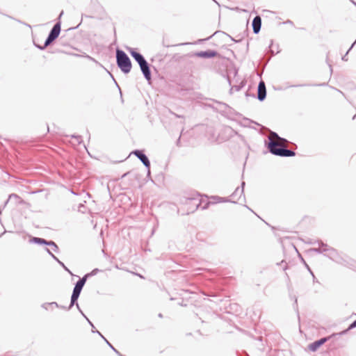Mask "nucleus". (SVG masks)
Masks as SVG:
<instances>
[{
	"instance_id": "16",
	"label": "nucleus",
	"mask_w": 356,
	"mask_h": 356,
	"mask_svg": "<svg viewBox=\"0 0 356 356\" xmlns=\"http://www.w3.org/2000/svg\"><path fill=\"white\" fill-rule=\"evenodd\" d=\"M47 252L49 253V255L55 260L65 270L67 271L69 273L72 274L71 271L65 266V265L60 261L51 251L49 248H46Z\"/></svg>"
},
{
	"instance_id": "7",
	"label": "nucleus",
	"mask_w": 356,
	"mask_h": 356,
	"mask_svg": "<svg viewBox=\"0 0 356 356\" xmlns=\"http://www.w3.org/2000/svg\"><path fill=\"white\" fill-rule=\"evenodd\" d=\"M266 97V88L265 83L263 81H261L259 83L258 88H257V99L262 102Z\"/></svg>"
},
{
	"instance_id": "1",
	"label": "nucleus",
	"mask_w": 356,
	"mask_h": 356,
	"mask_svg": "<svg viewBox=\"0 0 356 356\" xmlns=\"http://www.w3.org/2000/svg\"><path fill=\"white\" fill-rule=\"evenodd\" d=\"M116 60L118 67L121 70L122 72L127 74L131 71V62L124 51L120 49H117Z\"/></svg>"
},
{
	"instance_id": "28",
	"label": "nucleus",
	"mask_w": 356,
	"mask_h": 356,
	"mask_svg": "<svg viewBox=\"0 0 356 356\" xmlns=\"http://www.w3.org/2000/svg\"><path fill=\"white\" fill-rule=\"evenodd\" d=\"M72 137L75 138L79 144L81 143V138L80 136H72Z\"/></svg>"
},
{
	"instance_id": "36",
	"label": "nucleus",
	"mask_w": 356,
	"mask_h": 356,
	"mask_svg": "<svg viewBox=\"0 0 356 356\" xmlns=\"http://www.w3.org/2000/svg\"><path fill=\"white\" fill-rule=\"evenodd\" d=\"M86 57H87L88 59H90V60H95V59H94V58H92L91 56H86Z\"/></svg>"
},
{
	"instance_id": "29",
	"label": "nucleus",
	"mask_w": 356,
	"mask_h": 356,
	"mask_svg": "<svg viewBox=\"0 0 356 356\" xmlns=\"http://www.w3.org/2000/svg\"><path fill=\"white\" fill-rule=\"evenodd\" d=\"M304 264H305V266H306L307 269V270L309 271V273L312 274V277H313V278H314V279H315V276H314V275L313 272L312 271V270L310 269L309 266H308V265H307L305 261H304Z\"/></svg>"
},
{
	"instance_id": "32",
	"label": "nucleus",
	"mask_w": 356,
	"mask_h": 356,
	"mask_svg": "<svg viewBox=\"0 0 356 356\" xmlns=\"http://www.w3.org/2000/svg\"><path fill=\"white\" fill-rule=\"evenodd\" d=\"M80 312L81 313V314L86 318V320L88 321L89 324L94 328V325L90 321V320L85 316V314L82 312L81 310H80Z\"/></svg>"
},
{
	"instance_id": "6",
	"label": "nucleus",
	"mask_w": 356,
	"mask_h": 356,
	"mask_svg": "<svg viewBox=\"0 0 356 356\" xmlns=\"http://www.w3.org/2000/svg\"><path fill=\"white\" fill-rule=\"evenodd\" d=\"M139 66L145 79L148 81H150L152 79V74L149 68V65L147 62V60L144 61L141 64H139Z\"/></svg>"
},
{
	"instance_id": "3",
	"label": "nucleus",
	"mask_w": 356,
	"mask_h": 356,
	"mask_svg": "<svg viewBox=\"0 0 356 356\" xmlns=\"http://www.w3.org/2000/svg\"><path fill=\"white\" fill-rule=\"evenodd\" d=\"M268 151L274 155L279 156L280 153L279 152H281L282 148H283L284 146H282L278 141H276L271 138L270 137H268Z\"/></svg>"
},
{
	"instance_id": "13",
	"label": "nucleus",
	"mask_w": 356,
	"mask_h": 356,
	"mask_svg": "<svg viewBox=\"0 0 356 356\" xmlns=\"http://www.w3.org/2000/svg\"><path fill=\"white\" fill-rule=\"evenodd\" d=\"M317 243L318 245V248H312L310 251L319 254L327 252V245L326 243H324L323 241H318Z\"/></svg>"
},
{
	"instance_id": "23",
	"label": "nucleus",
	"mask_w": 356,
	"mask_h": 356,
	"mask_svg": "<svg viewBox=\"0 0 356 356\" xmlns=\"http://www.w3.org/2000/svg\"><path fill=\"white\" fill-rule=\"evenodd\" d=\"M90 277V275H85L82 278L79 279L78 281L79 282H81V284H83V285H85L86 282V280H87V278Z\"/></svg>"
},
{
	"instance_id": "31",
	"label": "nucleus",
	"mask_w": 356,
	"mask_h": 356,
	"mask_svg": "<svg viewBox=\"0 0 356 356\" xmlns=\"http://www.w3.org/2000/svg\"><path fill=\"white\" fill-rule=\"evenodd\" d=\"M12 198H19L18 195H15V194H11L9 195V198L7 201H8L9 200H11ZM8 202H6V203H7Z\"/></svg>"
},
{
	"instance_id": "47",
	"label": "nucleus",
	"mask_w": 356,
	"mask_h": 356,
	"mask_svg": "<svg viewBox=\"0 0 356 356\" xmlns=\"http://www.w3.org/2000/svg\"><path fill=\"white\" fill-rule=\"evenodd\" d=\"M188 43H182V44H180V45H184V44H187Z\"/></svg>"
},
{
	"instance_id": "34",
	"label": "nucleus",
	"mask_w": 356,
	"mask_h": 356,
	"mask_svg": "<svg viewBox=\"0 0 356 356\" xmlns=\"http://www.w3.org/2000/svg\"><path fill=\"white\" fill-rule=\"evenodd\" d=\"M92 332H97V333H98V334H99L102 338H104V337L102 335V334H101L99 331H97V330H96V331H95V329H93Z\"/></svg>"
},
{
	"instance_id": "40",
	"label": "nucleus",
	"mask_w": 356,
	"mask_h": 356,
	"mask_svg": "<svg viewBox=\"0 0 356 356\" xmlns=\"http://www.w3.org/2000/svg\"><path fill=\"white\" fill-rule=\"evenodd\" d=\"M54 307H56L55 305H49V309H53Z\"/></svg>"
},
{
	"instance_id": "20",
	"label": "nucleus",
	"mask_w": 356,
	"mask_h": 356,
	"mask_svg": "<svg viewBox=\"0 0 356 356\" xmlns=\"http://www.w3.org/2000/svg\"><path fill=\"white\" fill-rule=\"evenodd\" d=\"M49 305H55L56 307H59V305L56 302H48V303H44L42 307L44 309L47 310L49 309Z\"/></svg>"
},
{
	"instance_id": "27",
	"label": "nucleus",
	"mask_w": 356,
	"mask_h": 356,
	"mask_svg": "<svg viewBox=\"0 0 356 356\" xmlns=\"http://www.w3.org/2000/svg\"><path fill=\"white\" fill-rule=\"evenodd\" d=\"M106 342L107 343V344L111 347V348L117 354H119V352L104 337L103 338Z\"/></svg>"
},
{
	"instance_id": "21",
	"label": "nucleus",
	"mask_w": 356,
	"mask_h": 356,
	"mask_svg": "<svg viewBox=\"0 0 356 356\" xmlns=\"http://www.w3.org/2000/svg\"><path fill=\"white\" fill-rule=\"evenodd\" d=\"M355 327H356V320H355V321H353V323L349 325V327H348V328L347 330H344V331H343V332H340V334H345V333H346V332H348V330H351V329H353V328H355Z\"/></svg>"
},
{
	"instance_id": "8",
	"label": "nucleus",
	"mask_w": 356,
	"mask_h": 356,
	"mask_svg": "<svg viewBox=\"0 0 356 356\" xmlns=\"http://www.w3.org/2000/svg\"><path fill=\"white\" fill-rule=\"evenodd\" d=\"M127 49L138 65L146 60L144 56L140 53L136 51L134 48L128 47Z\"/></svg>"
},
{
	"instance_id": "44",
	"label": "nucleus",
	"mask_w": 356,
	"mask_h": 356,
	"mask_svg": "<svg viewBox=\"0 0 356 356\" xmlns=\"http://www.w3.org/2000/svg\"><path fill=\"white\" fill-rule=\"evenodd\" d=\"M287 23H288V24H292V22L289 20V21H287Z\"/></svg>"
},
{
	"instance_id": "25",
	"label": "nucleus",
	"mask_w": 356,
	"mask_h": 356,
	"mask_svg": "<svg viewBox=\"0 0 356 356\" xmlns=\"http://www.w3.org/2000/svg\"><path fill=\"white\" fill-rule=\"evenodd\" d=\"M81 292V289L74 286L72 293L80 296Z\"/></svg>"
},
{
	"instance_id": "10",
	"label": "nucleus",
	"mask_w": 356,
	"mask_h": 356,
	"mask_svg": "<svg viewBox=\"0 0 356 356\" xmlns=\"http://www.w3.org/2000/svg\"><path fill=\"white\" fill-rule=\"evenodd\" d=\"M245 186V182L243 181L241 184V188L237 187L234 193L231 195V197L232 200L231 202H236V200L243 194V188Z\"/></svg>"
},
{
	"instance_id": "30",
	"label": "nucleus",
	"mask_w": 356,
	"mask_h": 356,
	"mask_svg": "<svg viewBox=\"0 0 356 356\" xmlns=\"http://www.w3.org/2000/svg\"><path fill=\"white\" fill-rule=\"evenodd\" d=\"M83 284H81V282H79V281L76 282V283L75 284V286L78 287L79 289H81L82 290L83 287Z\"/></svg>"
},
{
	"instance_id": "18",
	"label": "nucleus",
	"mask_w": 356,
	"mask_h": 356,
	"mask_svg": "<svg viewBox=\"0 0 356 356\" xmlns=\"http://www.w3.org/2000/svg\"><path fill=\"white\" fill-rule=\"evenodd\" d=\"M268 137H270L271 138H273L275 140L276 139L278 141H282V142H285L286 141V140L284 138H282L280 137L277 133L273 132V131H272L270 133V136Z\"/></svg>"
},
{
	"instance_id": "2",
	"label": "nucleus",
	"mask_w": 356,
	"mask_h": 356,
	"mask_svg": "<svg viewBox=\"0 0 356 356\" xmlns=\"http://www.w3.org/2000/svg\"><path fill=\"white\" fill-rule=\"evenodd\" d=\"M61 30V23L59 20L57 22L50 31L47 38L46 39L44 44L43 46L36 45L35 46L41 49L44 50L46 47H47L49 45H50L59 35Z\"/></svg>"
},
{
	"instance_id": "48",
	"label": "nucleus",
	"mask_w": 356,
	"mask_h": 356,
	"mask_svg": "<svg viewBox=\"0 0 356 356\" xmlns=\"http://www.w3.org/2000/svg\"><path fill=\"white\" fill-rule=\"evenodd\" d=\"M176 115V117H177V118H180V117H181V116H179V115Z\"/></svg>"
},
{
	"instance_id": "42",
	"label": "nucleus",
	"mask_w": 356,
	"mask_h": 356,
	"mask_svg": "<svg viewBox=\"0 0 356 356\" xmlns=\"http://www.w3.org/2000/svg\"><path fill=\"white\" fill-rule=\"evenodd\" d=\"M236 88V90H240V88L238 86H235Z\"/></svg>"
},
{
	"instance_id": "4",
	"label": "nucleus",
	"mask_w": 356,
	"mask_h": 356,
	"mask_svg": "<svg viewBox=\"0 0 356 356\" xmlns=\"http://www.w3.org/2000/svg\"><path fill=\"white\" fill-rule=\"evenodd\" d=\"M134 154L147 168V175H150V161L148 157L143 153L142 150L136 149L131 152Z\"/></svg>"
},
{
	"instance_id": "41",
	"label": "nucleus",
	"mask_w": 356,
	"mask_h": 356,
	"mask_svg": "<svg viewBox=\"0 0 356 356\" xmlns=\"http://www.w3.org/2000/svg\"><path fill=\"white\" fill-rule=\"evenodd\" d=\"M350 1H351V2H352L354 5H355V6H356L355 0H350Z\"/></svg>"
},
{
	"instance_id": "17",
	"label": "nucleus",
	"mask_w": 356,
	"mask_h": 356,
	"mask_svg": "<svg viewBox=\"0 0 356 356\" xmlns=\"http://www.w3.org/2000/svg\"><path fill=\"white\" fill-rule=\"evenodd\" d=\"M79 296L78 294H75V293H73L72 294V296H71V301H70V306L67 307V310L70 309L72 308V307L76 303V307L79 309V311L81 310L80 308H79V304L76 303V301L79 298Z\"/></svg>"
},
{
	"instance_id": "39",
	"label": "nucleus",
	"mask_w": 356,
	"mask_h": 356,
	"mask_svg": "<svg viewBox=\"0 0 356 356\" xmlns=\"http://www.w3.org/2000/svg\"><path fill=\"white\" fill-rule=\"evenodd\" d=\"M63 14V11H62L60 15H59V17H58V19H60V18L61 17L62 15Z\"/></svg>"
},
{
	"instance_id": "49",
	"label": "nucleus",
	"mask_w": 356,
	"mask_h": 356,
	"mask_svg": "<svg viewBox=\"0 0 356 356\" xmlns=\"http://www.w3.org/2000/svg\"><path fill=\"white\" fill-rule=\"evenodd\" d=\"M1 213V209H0V214Z\"/></svg>"
},
{
	"instance_id": "19",
	"label": "nucleus",
	"mask_w": 356,
	"mask_h": 356,
	"mask_svg": "<svg viewBox=\"0 0 356 356\" xmlns=\"http://www.w3.org/2000/svg\"><path fill=\"white\" fill-rule=\"evenodd\" d=\"M212 198L215 201L214 203H217V202H229L230 201L227 198L221 197H218V196H213Z\"/></svg>"
},
{
	"instance_id": "14",
	"label": "nucleus",
	"mask_w": 356,
	"mask_h": 356,
	"mask_svg": "<svg viewBox=\"0 0 356 356\" xmlns=\"http://www.w3.org/2000/svg\"><path fill=\"white\" fill-rule=\"evenodd\" d=\"M325 255L327 256L332 260L337 261L338 253L335 249L330 248L327 245V252H325Z\"/></svg>"
},
{
	"instance_id": "35",
	"label": "nucleus",
	"mask_w": 356,
	"mask_h": 356,
	"mask_svg": "<svg viewBox=\"0 0 356 356\" xmlns=\"http://www.w3.org/2000/svg\"><path fill=\"white\" fill-rule=\"evenodd\" d=\"M230 38H231L232 40H233V41H234V42H238L241 41V39H239V40H235V39H234V38H232V37H230Z\"/></svg>"
},
{
	"instance_id": "33",
	"label": "nucleus",
	"mask_w": 356,
	"mask_h": 356,
	"mask_svg": "<svg viewBox=\"0 0 356 356\" xmlns=\"http://www.w3.org/2000/svg\"><path fill=\"white\" fill-rule=\"evenodd\" d=\"M211 202H207L205 205L202 207V209H207L210 204Z\"/></svg>"
},
{
	"instance_id": "5",
	"label": "nucleus",
	"mask_w": 356,
	"mask_h": 356,
	"mask_svg": "<svg viewBox=\"0 0 356 356\" xmlns=\"http://www.w3.org/2000/svg\"><path fill=\"white\" fill-rule=\"evenodd\" d=\"M31 241L35 243H37V244H40V245H47L49 246H54V251L56 252H58L59 250L58 245L53 241H47L42 238L33 237L31 238Z\"/></svg>"
},
{
	"instance_id": "11",
	"label": "nucleus",
	"mask_w": 356,
	"mask_h": 356,
	"mask_svg": "<svg viewBox=\"0 0 356 356\" xmlns=\"http://www.w3.org/2000/svg\"><path fill=\"white\" fill-rule=\"evenodd\" d=\"M252 25L253 32L256 34L258 33L260 31L261 26V19L259 15L256 16L253 19Z\"/></svg>"
},
{
	"instance_id": "43",
	"label": "nucleus",
	"mask_w": 356,
	"mask_h": 356,
	"mask_svg": "<svg viewBox=\"0 0 356 356\" xmlns=\"http://www.w3.org/2000/svg\"><path fill=\"white\" fill-rule=\"evenodd\" d=\"M287 23H288V24H292V22L289 20V21H287Z\"/></svg>"
},
{
	"instance_id": "46",
	"label": "nucleus",
	"mask_w": 356,
	"mask_h": 356,
	"mask_svg": "<svg viewBox=\"0 0 356 356\" xmlns=\"http://www.w3.org/2000/svg\"><path fill=\"white\" fill-rule=\"evenodd\" d=\"M346 55H344V57L342 58L343 60H346Z\"/></svg>"
},
{
	"instance_id": "9",
	"label": "nucleus",
	"mask_w": 356,
	"mask_h": 356,
	"mask_svg": "<svg viewBox=\"0 0 356 356\" xmlns=\"http://www.w3.org/2000/svg\"><path fill=\"white\" fill-rule=\"evenodd\" d=\"M217 55H218V52L214 50H207V51H199L195 54V56L197 57L205 58H213V57L216 56Z\"/></svg>"
},
{
	"instance_id": "15",
	"label": "nucleus",
	"mask_w": 356,
	"mask_h": 356,
	"mask_svg": "<svg viewBox=\"0 0 356 356\" xmlns=\"http://www.w3.org/2000/svg\"><path fill=\"white\" fill-rule=\"evenodd\" d=\"M279 153H280L279 156H283V157H291V156H293L296 155L295 152H293V150L286 149L284 147H283V148H282L281 152H279Z\"/></svg>"
},
{
	"instance_id": "37",
	"label": "nucleus",
	"mask_w": 356,
	"mask_h": 356,
	"mask_svg": "<svg viewBox=\"0 0 356 356\" xmlns=\"http://www.w3.org/2000/svg\"><path fill=\"white\" fill-rule=\"evenodd\" d=\"M58 308H61V309H67V307H64V306H60L59 305V307Z\"/></svg>"
},
{
	"instance_id": "45",
	"label": "nucleus",
	"mask_w": 356,
	"mask_h": 356,
	"mask_svg": "<svg viewBox=\"0 0 356 356\" xmlns=\"http://www.w3.org/2000/svg\"><path fill=\"white\" fill-rule=\"evenodd\" d=\"M346 55H344V57L342 58L343 60H346Z\"/></svg>"
},
{
	"instance_id": "38",
	"label": "nucleus",
	"mask_w": 356,
	"mask_h": 356,
	"mask_svg": "<svg viewBox=\"0 0 356 356\" xmlns=\"http://www.w3.org/2000/svg\"><path fill=\"white\" fill-rule=\"evenodd\" d=\"M227 131H231V132H233V131H233L231 128H229V127L227 128Z\"/></svg>"
},
{
	"instance_id": "24",
	"label": "nucleus",
	"mask_w": 356,
	"mask_h": 356,
	"mask_svg": "<svg viewBox=\"0 0 356 356\" xmlns=\"http://www.w3.org/2000/svg\"><path fill=\"white\" fill-rule=\"evenodd\" d=\"M90 277V275H85L82 278L79 279L78 281L79 282H81V284H83V285H85L86 282V280H87V278Z\"/></svg>"
},
{
	"instance_id": "12",
	"label": "nucleus",
	"mask_w": 356,
	"mask_h": 356,
	"mask_svg": "<svg viewBox=\"0 0 356 356\" xmlns=\"http://www.w3.org/2000/svg\"><path fill=\"white\" fill-rule=\"evenodd\" d=\"M330 337H324L321 338L319 340H317L314 341V343H311L309 345V348L312 351L316 350L321 346H322L323 343H325Z\"/></svg>"
},
{
	"instance_id": "22",
	"label": "nucleus",
	"mask_w": 356,
	"mask_h": 356,
	"mask_svg": "<svg viewBox=\"0 0 356 356\" xmlns=\"http://www.w3.org/2000/svg\"><path fill=\"white\" fill-rule=\"evenodd\" d=\"M90 277V275H85L82 278L79 279L78 281L79 282H81V284H83V285H85L86 282V280H87V278Z\"/></svg>"
},
{
	"instance_id": "26",
	"label": "nucleus",
	"mask_w": 356,
	"mask_h": 356,
	"mask_svg": "<svg viewBox=\"0 0 356 356\" xmlns=\"http://www.w3.org/2000/svg\"><path fill=\"white\" fill-rule=\"evenodd\" d=\"M99 271V270L98 268H95L90 273H88V275H90V277L93 276L95 275Z\"/></svg>"
}]
</instances>
